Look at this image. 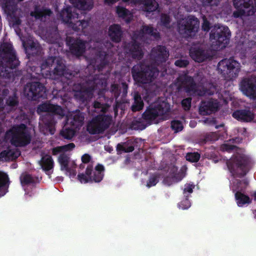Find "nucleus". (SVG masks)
I'll use <instances>...</instances> for the list:
<instances>
[{
  "mask_svg": "<svg viewBox=\"0 0 256 256\" xmlns=\"http://www.w3.org/2000/svg\"><path fill=\"white\" fill-rule=\"evenodd\" d=\"M148 124L144 122L142 118L134 119L131 122L130 127L134 130H143L146 128Z\"/></svg>",
  "mask_w": 256,
  "mask_h": 256,
  "instance_id": "35",
  "label": "nucleus"
},
{
  "mask_svg": "<svg viewBox=\"0 0 256 256\" xmlns=\"http://www.w3.org/2000/svg\"><path fill=\"white\" fill-rule=\"evenodd\" d=\"M192 98H187L182 100L181 102L182 106L184 110H190L191 107Z\"/></svg>",
  "mask_w": 256,
  "mask_h": 256,
  "instance_id": "52",
  "label": "nucleus"
},
{
  "mask_svg": "<svg viewBox=\"0 0 256 256\" xmlns=\"http://www.w3.org/2000/svg\"><path fill=\"white\" fill-rule=\"evenodd\" d=\"M66 81H53L54 87L53 92L54 91L58 92L60 91L61 88L64 87V84H65Z\"/></svg>",
  "mask_w": 256,
  "mask_h": 256,
  "instance_id": "54",
  "label": "nucleus"
},
{
  "mask_svg": "<svg viewBox=\"0 0 256 256\" xmlns=\"http://www.w3.org/2000/svg\"><path fill=\"white\" fill-rule=\"evenodd\" d=\"M6 8L4 11L7 14L10 24L12 26L20 25L22 20L20 18L22 16L21 10L17 8L14 0H6Z\"/></svg>",
  "mask_w": 256,
  "mask_h": 256,
  "instance_id": "11",
  "label": "nucleus"
},
{
  "mask_svg": "<svg viewBox=\"0 0 256 256\" xmlns=\"http://www.w3.org/2000/svg\"><path fill=\"white\" fill-rule=\"evenodd\" d=\"M219 134L216 132H210L206 134L204 136L203 140L205 142H213L218 140Z\"/></svg>",
  "mask_w": 256,
  "mask_h": 256,
  "instance_id": "41",
  "label": "nucleus"
},
{
  "mask_svg": "<svg viewBox=\"0 0 256 256\" xmlns=\"http://www.w3.org/2000/svg\"><path fill=\"white\" fill-rule=\"evenodd\" d=\"M78 178L81 183H88L91 182L90 176H88L86 174H80L78 175Z\"/></svg>",
  "mask_w": 256,
  "mask_h": 256,
  "instance_id": "55",
  "label": "nucleus"
},
{
  "mask_svg": "<svg viewBox=\"0 0 256 256\" xmlns=\"http://www.w3.org/2000/svg\"><path fill=\"white\" fill-rule=\"evenodd\" d=\"M94 91V87L84 88L80 86V90L76 91L74 97L79 101L84 102L92 98Z\"/></svg>",
  "mask_w": 256,
  "mask_h": 256,
  "instance_id": "18",
  "label": "nucleus"
},
{
  "mask_svg": "<svg viewBox=\"0 0 256 256\" xmlns=\"http://www.w3.org/2000/svg\"><path fill=\"white\" fill-rule=\"evenodd\" d=\"M220 0H202L203 4L205 6H218Z\"/></svg>",
  "mask_w": 256,
  "mask_h": 256,
  "instance_id": "59",
  "label": "nucleus"
},
{
  "mask_svg": "<svg viewBox=\"0 0 256 256\" xmlns=\"http://www.w3.org/2000/svg\"><path fill=\"white\" fill-rule=\"evenodd\" d=\"M52 11L44 7L36 6L33 12L30 14V16H34L36 20H45L47 16H50L52 14Z\"/></svg>",
  "mask_w": 256,
  "mask_h": 256,
  "instance_id": "24",
  "label": "nucleus"
},
{
  "mask_svg": "<svg viewBox=\"0 0 256 256\" xmlns=\"http://www.w3.org/2000/svg\"><path fill=\"white\" fill-rule=\"evenodd\" d=\"M136 84H145L148 87L146 90V93L150 96H153L159 94L162 89L158 84L162 81H135Z\"/></svg>",
  "mask_w": 256,
  "mask_h": 256,
  "instance_id": "17",
  "label": "nucleus"
},
{
  "mask_svg": "<svg viewBox=\"0 0 256 256\" xmlns=\"http://www.w3.org/2000/svg\"><path fill=\"white\" fill-rule=\"evenodd\" d=\"M232 116L234 118L242 122H249L254 118V114L250 110H238L232 113Z\"/></svg>",
  "mask_w": 256,
  "mask_h": 256,
  "instance_id": "23",
  "label": "nucleus"
},
{
  "mask_svg": "<svg viewBox=\"0 0 256 256\" xmlns=\"http://www.w3.org/2000/svg\"><path fill=\"white\" fill-rule=\"evenodd\" d=\"M102 46L101 44L100 50L98 51L95 58L94 65L98 67L99 70L108 64V61L106 60L107 54L105 52L102 50Z\"/></svg>",
  "mask_w": 256,
  "mask_h": 256,
  "instance_id": "27",
  "label": "nucleus"
},
{
  "mask_svg": "<svg viewBox=\"0 0 256 256\" xmlns=\"http://www.w3.org/2000/svg\"><path fill=\"white\" fill-rule=\"evenodd\" d=\"M198 28V19L192 16L180 20L178 24V30L179 34L184 38L194 35Z\"/></svg>",
  "mask_w": 256,
  "mask_h": 256,
  "instance_id": "8",
  "label": "nucleus"
},
{
  "mask_svg": "<svg viewBox=\"0 0 256 256\" xmlns=\"http://www.w3.org/2000/svg\"><path fill=\"white\" fill-rule=\"evenodd\" d=\"M170 22V18L166 14H162L161 16V22L165 26L168 27Z\"/></svg>",
  "mask_w": 256,
  "mask_h": 256,
  "instance_id": "58",
  "label": "nucleus"
},
{
  "mask_svg": "<svg viewBox=\"0 0 256 256\" xmlns=\"http://www.w3.org/2000/svg\"><path fill=\"white\" fill-rule=\"evenodd\" d=\"M240 90L246 96L256 99V81H240Z\"/></svg>",
  "mask_w": 256,
  "mask_h": 256,
  "instance_id": "16",
  "label": "nucleus"
},
{
  "mask_svg": "<svg viewBox=\"0 0 256 256\" xmlns=\"http://www.w3.org/2000/svg\"><path fill=\"white\" fill-rule=\"evenodd\" d=\"M200 158V155L198 152L188 153L186 156V160L192 162H198Z\"/></svg>",
  "mask_w": 256,
  "mask_h": 256,
  "instance_id": "45",
  "label": "nucleus"
},
{
  "mask_svg": "<svg viewBox=\"0 0 256 256\" xmlns=\"http://www.w3.org/2000/svg\"><path fill=\"white\" fill-rule=\"evenodd\" d=\"M62 146H56L52 149V152L54 156H56L58 154H60L62 152H64V149Z\"/></svg>",
  "mask_w": 256,
  "mask_h": 256,
  "instance_id": "60",
  "label": "nucleus"
},
{
  "mask_svg": "<svg viewBox=\"0 0 256 256\" xmlns=\"http://www.w3.org/2000/svg\"><path fill=\"white\" fill-rule=\"evenodd\" d=\"M14 154L11 150H3L0 152V161H8L13 158Z\"/></svg>",
  "mask_w": 256,
  "mask_h": 256,
  "instance_id": "44",
  "label": "nucleus"
},
{
  "mask_svg": "<svg viewBox=\"0 0 256 256\" xmlns=\"http://www.w3.org/2000/svg\"><path fill=\"white\" fill-rule=\"evenodd\" d=\"M160 174L158 173H154L150 174L147 181L146 186L148 188L155 186L159 182Z\"/></svg>",
  "mask_w": 256,
  "mask_h": 256,
  "instance_id": "40",
  "label": "nucleus"
},
{
  "mask_svg": "<svg viewBox=\"0 0 256 256\" xmlns=\"http://www.w3.org/2000/svg\"><path fill=\"white\" fill-rule=\"evenodd\" d=\"M194 188V185L186 184L184 185V188L183 191V194L184 198H189L190 194L193 192V190Z\"/></svg>",
  "mask_w": 256,
  "mask_h": 256,
  "instance_id": "49",
  "label": "nucleus"
},
{
  "mask_svg": "<svg viewBox=\"0 0 256 256\" xmlns=\"http://www.w3.org/2000/svg\"><path fill=\"white\" fill-rule=\"evenodd\" d=\"M108 35L112 41L116 42H120L122 36L120 26L116 24L110 26L108 29Z\"/></svg>",
  "mask_w": 256,
  "mask_h": 256,
  "instance_id": "25",
  "label": "nucleus"
},
{
  "mask_svg": "<svg viewBox=\"0 0 256 256\" xmlns=\"http://www.w3.org/2000/svg\"><path fill=\"white\" fill-rule=\"evenodd\" d=\"M141 4L143 5L144 10L151 12L156 10L158 8V4L155 0H142Z\"/></svg>",
  "mask_w": 256,
  "mask_h": 256,
  "instance_id": "32",
  "label": "nucleus"
},
{
  "mask_svg": "<svg viewBox=\"0 0 256 256\" xmlns=\"http://www.w3.org/2000/svg\"><path fill=\"white\" fill-rule=\"evenodd\" d=\"M116 149L118 151H122L124 152H132L134 148L133 146H126V145H123L120 144H118L117 145Z\"/></svg>",
  "mask_w": 256,
  "mask_h": 256,
  "instance_id": "50",
  "label": "nucleus"
},
{
  "mask_svg": "<svg viewBox=\"0 0 256 256\" xmlns=\"http://www.w3.org/2000/svg\"><path fill=\"white\" fill-rule=\"evenodd\" d=\"M182 122L178 120H172L171 122V128L174 132H180L183 129Z\"/></svg>",
  "mask_w": 256,
  "mask_h": 256,
  "instance_id": "48",
  "label": "nucleus"
},
{
  "mask_svg": "<svg viewBox=\"0 0 256 256\" xmlns=\"http://www.w3.org/2000/svg\"><path fill=\"white\" fill-rule=\"evenodd\" d=\"M93 108L94 112L101 113L93 117L88 123L87 131L91 134H102L110 126L112 120V116L106 114L109 106L106 104L95 101Z\"/></svg>",
  "mask_w": 256,
  "mask_h": 256,
  "instance_id": "2",
  "label": "nucleus"
},
{
  "mask_svg": "<svg viewBox=\"0 0 256 256\" xmlns=\"http://www.w3.org/2000/svg\"><path fill=\"white\" fill-rule=\"evenodd\" d=\"M226 164L232 176L240 178L244 176L252 168L250 160L243 154L236 156Z\"/></svg>",
  "mask_w": 256,
  "mask_h": 256,
  "instance_id": "6",
  "label": "nucleus"
},
{
  "mask_svg": "<svg viewBox=\"0 0 256 256\" xmlns=\"http://www.w3.org/2000/svg\"><path fill=\"white\" fill-rule=\"evenodd\" d=\"M38 163L46 174L50 175L53 172L54 162L50 155L46 154L42 156Z\"/></svg>",
  "mask_w": 256,
  "mask_h": 256,
  "instance_id": "21",
  "label": "nucleus"
},
{
  "mask_svg": "<svg viewBox=\"0 0 256 256\" xmlns=\"http://www.w3.org/2000/svg\"><path fill=\"white\" fill-rule=\"evenodd\" d=\"M91 160V156L87 154H84L82 156V161L84 164L88 163Z\"/></svg>",
  "mask_w": 256,
  "mask_h": 256,
  "instance_id": "62",
  "label": "nucleus"
},
{
  "mask_svg": "<svg viewBox=\"0 0 256 256\" xmlns=\"http://www.w3.org/2000/svg\"><path fill=\"white\" fill-rule=\"evenodd\" d=\"M191 206L190 201L188 200V198H184V199L182 200L178 204V206L182 210H186L188 208Z\"/></svg>",
  "mask_w": 256,
  "mask_h": 256,
  "instance_id": "53",
  "label": "nucleus"
},
{
  "mask_svg": "<svg viewBox=\"0 0 256 256\" xmlns=\"http://www.w3.org/2000/svg\"><path fill=\"white\" fill-rule=\"evenodd\" d=\"M235 7L240 8L243 6L233 13L235 18L242 17V16H250L253 15L256 12V4H253L252 0H233Z\"/></svg>",
  "mask_w": 256,
  "mask_h": 256,
  "instance_id": "13",
  "label": "nucleus"
},
{
  "mask_svg": "<svg viewBox=\"0 0 256 256\" xmlns=\"http://www.w3.org/2000/svg\"><path fill=\"white\" fill-rule=\"evenodd\" d=\"M218 70L226 78L230 80L236 78L240 70L239 64L235 60L224 59L218 64Z\"/></svg>",
  "mask_w": 256,
  "mask_h": 256,
  "instance_id": "9",
  "label": "nucleus"
},
{
  "mask_svg": "<svg viewBox=\"0 0 256 256\" xmlns=\"http://www.w3.org/2000/svg\"><path fill=\"white\" fill-rule=\"evenodd\" d=\"M74 6L80 10H90L93 7L92 0H70Z\"/></svg>",
  "mask_w": 256,
  "mask_h": 256,
  "instance_id": "28",
  "label": "nucleus"
},
{
  "mask_svg": "<svg viewBox=\"0 0 256 256\" xmlns=\"http://www.w3.org/2000/svg\"><path fill=\"white\" fill-rule=\"evenodd\" d=\"M218 104L212 101H202L199 106L200 114L206 116L216 112Z\"/></svg>",
  "mask_w": 256,
  "mask_h": 256,
  "instance_id": "20",
  "label": "nucleus"
},
{
  "mask_svg": "<svg viewBox=\"0 0 256 256\" xmlns=\"http://www.w3.org/2000/svg\"><path fill=\"white\" fill-rule=\"evenodd\" d=\"M71 52L78 56H82L86 50V42L81 40H77L70 47Z\"/></svg>",
  "mask_w": 256,
  "mask_h": 256,
  "instance_id": "26",
  "label": "nucleus"
},
{
  "mask_svg": "<svg viewBox=\"0 0 256 256\" xmlns=\"http://www.w3.org/2000/svg\"><path fill=\"white\" fill-rule=\"evenodd\" d=\"M116 12L118 15L119 16L122 17V18H130L131 16V13L127 9L121 7V6H118L116 8Z\"/></svg>",
  "mask_w": 256,
  "mask_h": 256,
  "instance_id": "47",
  "label": "nucleus"
},
{
  "mask_svg": "<svg viewBox=\"0 0 256 256\" xmlns=\"http://www.w3.org/2000/svg\"><path fill=\"white\" fill-rule=\"evenodd\" d=\"M234 195L238 206H242L245 204H248L251 202L250 197L240 192H236Z\"/></svg>",
  "mask_w": 256,
  "mask_h": 256,
  "instance_id": "34",
  "label": "nucleus"
},
{
  "mask_svg": "<svg viewBox=\"0 0 256 256\" xmlns=\"http://www.w3.org/2000/svg\"><path fill=\"white\" fill-rule=\"evenodd\" d=\"M65 66L62 60L58 58L56 59V63L54 68V74L58 76H62L64 74Z\"/></svg>",
  "mask_w": 256,
  "mask_h": 256,
  "instance_id": "37",
  "label": "nucleus"
},
{
  "mask_svg": "<svg viewBox=\"0 0 256 256\" xmlns=\"http://www.w3.org/2000/svg\"><path fill=\"white\" fill-rule=\"evenodd\" d=\"M84 118V116L80 110L76 111L72 116L70 124L74 128H78L82 126Z\"/></svg>",
  "mask_w": 256,
  "mask_h": 256,
  "instance_id": "30",
  "label": "nucleus"
},
{
  "mask_svg": "<svg viewBox=\"0 0 256 256\" xmlns=\"http://www.w3.org/2000/svg\"><path fill=\"white\" fill-rule=\"evenodd\" d=\"M5 136L12 145L16 147L25 146L32 140L30 134L24 124L14 125L6 132Z\"/></svg>",
  "mask_w": 256,
  "mask_h": 256,
  "instance_id": "5",
  "label": "nucleus"
},
{
  "mask_svg": "<svg viewBox=\"0 0 256 256\" xmlns=\"http://www.w3.org/2000/svg\"><path fill=\"white\" fill-rule=\"evenodd\" d=\"M206 72L204 70L198 71L196 74H194V76L192 78V80H194V79L202 80L204 78H206Z\"/></svg>",
  "mask_w": 256,
  "mask_h": 256,
  "instance_id": "57",
  "label": "nucleus"
},
{
  "mask_svg": "<svg viewBox=\"0 0 256 256\" xmlns=\"http://www.w3.org/2000/svg\"><path fill=\"white\" fill-rule=\"evenodd\" d=\"M66 173L68 174L70 176L74 177L76 175V170L72 168H68V170H66Z\"/></svg>",
  "mask_w": 256,
  "mask_h": 256,
  "instance_id": "64",
  "label": "nucleus"
},
{
  "mask_svg": "<svg viewBox=\"0 0 256 256\" xmlns=\"http://www.w3.org/2000/svg\"><path fill=\"white\" fill-rule=\"evenodd\" d=\"M58 58L50 56L43 60L41 64V74L44 78H50V67L54 66Z\"/></svg>",
  "mask_w": 256,
  "mask_h": 256,
  "instance_id": "22",
  "label": "nucleus"
},
{
  "mask_svg": "<svg viewBox=\"0 0 256 256\" xmlns=\"http://www.w3.org/2000/svg\"><path fill=\"white\" fill-rule=\"evenodd\" d=\"M22 184L28 185L30 184H35L36 180L30 174H24L21 178Z\"/></svg>",
  "mask_w": 256,
  "mask_h": 256,
  "instance_id": "46",
  "label": "nucleus"
},
{
  "mask_svg": "<svg viewBox=\"0 0 256 256\" xmlns=\"http://www.w3.org/2000/svg\"><path fill=\"white\" fill-rule=\"evenodd\" d=\"M174 64L176 66L179 67H186L188 64L189 62L185 58H181L176 60Z\"/></svg>",
  "mask_w": 256,
  "mask_h": 256,
  "instance_id": "56",
  "label": "nucleus"
},
{
  "mask_svg": "<svg viewBox=\"0 0 256 256\" xmlns=\"http://www.w3.org/2000/svg\"><path fill=\"white\" fill-rule=\"evenodd\" d=\"M104 167L102 164H98L95 167L94 170H93V166L92 164H89L86 170V174L90 176L91 182H100L104 176Z\"/></svg>",
  "mask_w": 256,
  "mask_h": 256,
  "instance_id": "15",
  "label": "nucleus"
},
{
  "mask_svg": "<svg viewBox=\"0 0 256 256\" xmlns=\"http://www.w3.org/2000/svg\"><path fill=\"white\" fill-rule=\"evenodd\" d=\"M18 98L16 92L12 96H9L6 100V105L12 108L18 106Z\"/></svg>",
  "mask_w": 256,
  "mask_h": 256,
  "instance_id": "42",
  "label": "nucleus"
},
{
  "mask_svg": "<svg viewBox=\"0 0 256 256\" xmlns=\"http://www.w3.org/2000/svg\"><path fill=\"white\" fill-rule=\"evenodd\" d=\"M169 56L168 51L164 46L154 47L150 54V64L134 66L132 70L134 80H151L155 79L159 74L156 66L166 62Z\"/></svg>",
  "mask_w": 256,
  "mask_h": 256,
  "instance_id": "1",
  "label": "nucleus"
},
{
  "mask_svg": "<svg viewBox=\"0 0 256 256\" xmlns=\"http://www.w3.org/2000/svg\"><path fill=\"white\" fill-rule=\"evenodd\" d=\"M64 152L72 150L75 148V144L74 143H70L68 144L62 146Z\"/></svg>",
  "mask_w": 256,
  "mask_h": 256,
  "instance_id": "63",
  "label": "nucleus"
},
{
  "mask_svg": "<svg viewBox=\"0 0 256 256\" xmlns=\"http://www.w3.org/2000/svg\"><path fill=\"white\" fill-rule=\"evenodd\" d=\"M60 135L65 139H72L75 134V131L70 128H66L60 132Z\"/></svg>",
  "mask_w": 256,
  "mask_h": 256,
  "instance_id": "43",
  "label": "nucleus"
},
{
  "mask_svg": "<svg viewBox=\"0 0 256 256\" xmlns=\"http://www.w3.org/2000/svg\"><path fill=\"white\" fill-rule=\"evenodd\" d=\"M202 29L205 31H208L210 28V22L206 20L205 16L203 17Z\"/></svg>",
  "mask_w": 256,
  "mask_h": 256,
  "instance_id": "61",
  "label": "nucleus"
},
{
  "mask_svg": "<svg viewBox=\"0 0 256 256\" xmlns=\"http://www.w3.org/2000/svg\"><path fill=\"white\" fill-rule=\"evenodd\" d=\"M72 12L70 8H64L60 13V17L64 22H69L73 16Z\"/></svg>",
  "mask_w": 256,
  "mask_h": 256,
  "instance_id": "39",
  "label": "nucleus"
},
{
  "mask_svg": "<svg viewBox=\"0 0 256 256\" xmlns=\"http://www.w3.org/2000/svg\"><path fill=\"white\" fill-rule=\"evenodd\" d=\"M70 158L66 154L62 153L60 154L58 158V162L60 166V170H68V164Z\"/></svg>",
  "mask_w": 256,
  "mask_h": 256,
  "instance_id": "36",
  "label": "nucleus"
},
{
  "mask_svg": "<svg viewBox=\"0 0 256 256\" xmlns=\"http://www.w3.org/2000/svg\"><path fill=\"white\" fill-rule=\"evenodd\" d=\"M166 103L156 104L154 105H150L142 114V118L144 120L148 125L151 124L159 116L163 115L167 110L164 107Z\"/></svg>",
  "mask_w": 256,
  "mask_h": 256,
  "instance_id": "12",
  "label": "nucleus"
},
{
  "mask_svg": "<svg viewBox=\"0 0 256 256\" xmlns=\"http://www.w3.org/2000/svg\"><path fill=\"white\" fill-rule=\"evenodd\" d=\"M8 182V176L0 172V196H4L6 193Z\"/></svg>",
  "mask_w": 256,
  "mask_h": 256,
  "instance_id": "31",
  "label": "nucleus"
},
{
  "mask_svg": "<svg viewBox=\"0 0 256 256\" xmlns=\"http://www.w3.org/2000/svg\"><path fill=\"white\" fill-rule=\"evenodd\" d=\"M0 76L10 78V70L16 68L19 64L10 44L4 43L0 46Z\"/></svg>",
  "mask_w": 256,
  "mask_h": 256,
  "instance_id": "4",
  "label": "nucleus"
},
{
  "mask_svg": "<svg viewBox=\"0 0 256 256\" xmlns=\"http://www.w3.org/2000/svg\"><path fill=\"white\" fill-rule=\"evenodd\" d=\"M230 31L228 27L223 26H215L210 33V39L216 40L220 46L224 44L222 48L225 47V44L228 42Z\"/></svg>",
  "mask_w": 256,
  "mask_h": 256,
  "instance_id": "14",
  "label": "nucleus"
},
{
  "mask_svg": "<svg viewBox=\"0 0 256 256\" xmlns=\"http://www.w3.org/2000/svg\"><path fill=\"white\" fill-rule=\"evenodd\" d=\"M37 112L38 113L42 112L48 113V114L43 117L42 120L46 126L49 130L50 133L54 134V127L55 124L54 116H64V111L62 107L57 104H53L48 102H45L38 106Z\"/></svg>",
  "mask_w": 256,
  "mask_h": 256,
  "instance_id": "7",
  "label": "nucleus"
},
{
  "mask_svg": "<svg viewBox=\"0 0 256 256\" xmlns=\"http://www.w3.org/2000/svg\"><path fill=\"white\" fill-rule=\"evenodd\" d=\"M177 82H190L189 84H186L184 87V90L186 92L190 94H196L197 92V86L196 84V81H176Z\"/></svg>",
  "mask_w": 256,
  "mask_h": 256,
  "instance_id": "38",
  "label": "nucleus"
},
{
  "mask_svg": "<svg viewBox=\"0 0 256 256\" xmlns=\"http://www.w3.org/2000/svg\"><path fill=\"white\" fill-rule=\"evenodd\" d=\"M190 54L191 58L198 62H202L210 57L208 51L202 48L192 49Z\"/></svg>",
  "mask_w": 256,
  "mask_h": 256,
  "instance_id": "19",
  "label": "nucleus"
},
{
  "mask_svg": "<svg viewBox=\"0 0 256 256\" xmlns=\"http://www.w3.org/2000/svg\"><path fill=\"white\" fill-rule=\"evenodd\" d=\"M144 106V104L140 95L138 92L135 93L134 94V102L131 107L132 110L134 112L139 111L142 109Z\"/></svg>",
  "mask_w": 256,
  "mask_h": 256,
  "instance_id": "33",
  "label": "nucleus"
},
{
  "mask_svg": "<svg viewBox=\"0 0 256 256\" xmlns=\"http://www.w3.org/2000/svg\"><path fill=\"white\" fill-rule=\"evenodd\" d=\"M110 92L114 96V98H117L120 95V90L118 86L116 84H112L111 85Z\"/></svg>",
  "mask_w": 256,
  "mask_h": 256,
  "instance_id": "51",
  "label": "nucleus"
},
{
  "mask_svg": "<svg viewBox=\"0 0 256 256\" xmlns=\"http://www.w3.org/2000/svg\"><path fill=\"white\" fill-rule=\"evenodd\" d=\"M249 184V182L247 179L243 180H235L233 182L232 186V190L234 192H244Z\"/></svg>",
  "mask_w": 256,
  "mask_h": 256,
  "instance_id": "29",
  "label": "nucleus"
},
{
  "mask_svg": "<svg viewBox=\"0 0 256 256\" xmlns=\"http://www.w3.org/2000/svg\"><path fill=\"white\" fill-rule=\"evenodd\" d=\"M24 92L28 99L31 100H38L46 96V88L40 81L28 84L24 88Z\"/></svg>",
  "mask_w": 256,
  "mask_h": 256,
  "instance_id": "10",
  "label": "nucleus"
},
{
  "mask_svg": "<svg viewBox=\"0 0 256 256\" xmlns=\"http://www.w3.org/2000/svg\"><path fill=\"white\" fill-rule=\"evenodd\" d=\"M148 36H151L154 40L160 38V34L156 29L148 26H144L142 30L135 34L134 39L126 46L127 48L131 52L132 58L140 60L143 57V52L140 46V42H146Z\"/></svg>",
  "mask_w": 256,
  "mask_h": 256,
  "instance_id": "3",
  "label": "nucleus"
}]
</instances>
